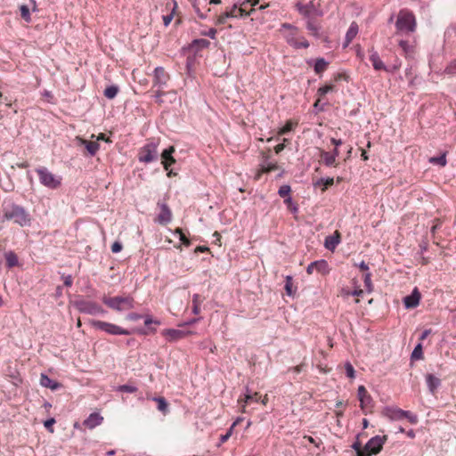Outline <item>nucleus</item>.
<instances>
[{
    "instance_id": "nucleus-52",
    "label": "nucleus",
    "mask_w": 456,
    "mask_h": 456,
    "mask_svg": "<svg viewBox=\"0 0 456 456\" xmlns=\"http://www.w3.org/2000/svg\"><path fill=\"white\" fill-rule=\"evenodd\" d=\"M289 142V140H288V139H286V138H284V139H283V142H282V143H279V144H277V145L274 147V151H275V153H276V154H279L280 152H281V151L284 150V148H285V143H286V142Z\"/></svg>"
},
{
    "instance_id": "nucleus-41",
    "label": "nucleus",
    "mask_w": 456,
    "mask_h": 456,
    "mask_svg": "<svg viewBox=\"0 0 456 456\" xmlns=\"http://www.w3.org/2000/svg\"><path fill=\"white\" fill-rule=\"evenodd\" d=\"M403 419H407V420L412 425L417 424L419 421L418 416L410 411H404Z\"/></svg>"
},
{
    "instance_id": "nucleus-47",
    "label": "nucleus",
    "mask_w": 456,
    "mask_h": 456,
    "mask_svg": "<svg viewBox=\"0 0 456 456\" xmlns=\"http://www.w3.org/2000/svg\"><path fill=\"white\" fill-rule=\"evenodd\" d=\"M346 374L348 378L354 379L355 377V371L353 365L350 362L345 364Z\"/></svg>"
},
{
    "instance_id": "nucleus-15",
    "label": "nucleus",
    "mask_w": 456,
    "mask_h": 456,
    "mask_svg": "<svg viewBox=\"0 0 456 456\" xmlns=\"http://www.w3.org/2000/svg\"><path fill=\"white\" fill-rule=\"evenodd\" d=\"M76 141L77 144L80 146H85L86 153L90 156H94L100 149V145L97 142L86 140L82 137H76Z\"/></svg>"
},
{
    "instance_id": "nucleus-36",
    "label": "nucleus",
    "mask_w": 456,
    "mask_h": 456,
    "mask_svg": "<svg viewBox=\"0 0 456 456\" xmlns=\"http://www.w3.org/2000/svg\"><path fill=\"white\" fill-rule=\"evenodd\" d=\"M118 91H119L118 86H110L105 88L103 94L108 99H113L117 96Z\"/></svg>"
},
{
    "instance_id": "nucleus-56",
    "label": "nucleus",
    "mask_w": 456,
    "mask_h": 456,
    "mask_svg": "<svg viewBox=\"0 0 456 456\" xmlns=\"http://www.w3.org/2000/svg\"><path fill=\"white\" fill-rule=\"evenodd\" d=\"M216 28H210L208 32H204L203 35L209 37L212 39H215L216 37Z\"/></svg>"
},
{
    "instance_id": "nucleus-2",
    "label": "nucleus",
    "mask_w": 456,
    "mask_h": 456,
    "mask_svg": "<svg viewBox=\"0 0 456 456\" xmlns=\"http://www.w3.org/2000/svg\"><path fill=\"white\" fill-rule=\"evenodd\" d=\"M416 28L417 20L413 12L408 9L400 10L395 21V35H410Z\"/></svg>"
},
{
    "instance_id": "nucleus-10",
    "label": "nucleus",
    "mask_w": 456,
    "mask_h": 456,
    "mask_svg": "<svg viewBox=\"0 0 456 456\" xmlns=\"http://www.w3.org/2000/svg\"><path fill=\"white\" fill-rule=\"evenodd\" d=\"M76 307L81 313L88 314H103L105 311L103 308L95 302L79 300L76 302Z\"/></svg>"
},
{
    "instance_id": "nucleus-62",
    "label": "nucleus",
    "mask_w": 456,
    "mask_h": 456,
    "mask_svg": "<svg viewBox=\"0 0 456 456\" xmlns=\"http://www.w3.org/2000/svg\"><path fill=\"white\" fill-rule=\"evenodd\" d=\"M353 448L356 451L357 454H359V452H363V448L361 447V444L359 443H354L353 444Z\"/></svg>"
},
{
    "instance_id": "nucleus-39",
    "label": "nucleus",
    "mask_w": 456,
    "mask_h": 456,
    "mask_svg": "<svg viewBox=\"0 0 456 456\" xmlns=\"http://www.w3.org/2000/svg\"><path fill=\"white\" fill-rule=\"evenodd\" d=\"M20 12L21 18L26 22H30L31 21V16H30L29 8L27 5H20Z\"/></svg>"
},
{
    "instance_id": "nucleus-26",
    "label": "nucleus",
    "mask_w": 456,
    "mask_h": 456,
    "mask_svg": "<svg viewBox=\"0 0 456 456\" xmlns=\"http://www.w3.org/2000/svg\"><path fill=\"white\" fill-rule=\"evenodd\" d=\"M334 184V178L328 177V178H320L316 181H314L313 185L315 188H321L322 191H325L329 187L332 186Z\"/></svg>"
},
{
    "instance_id": "nucleus-60",
    "label": "nucleus",
    "mask_w": 456,
    "mask_h": 456,
    "mask_svg": "<svg viewBox=\"0 0 456 456\" xmlns=\"http://www.w3.org/2000/svg\"><path fill=\"white\" fill-rule=\"evenodd\" d=\"M314 267H315V265H314V262H312V263L307 266V268H306V273H307L309 275L313 274V273L315 272Z\"/></svg>"
},
{
    "instance_id": "nucleus-8",
    "label": "nucleus",
    "mask_w": 456,
    "mask_h": 456,
    "mask_svg": "<svg viewBox=\"0 0 456 456\" xmlns=\"http://www.w3.org/2000/svg\"><path fill=\"white\" fill-rule=\"evenodd\" d=\"M259 1L260 0H244L240 7H237V5L234 4L230 10L231 12L234 13L232 18L249 16L255 12L253 7L256 6Z\"/></svg>"
},
{
    "instance_id": "nucleus-6",
    "label": "nucleus",
    "mask_w": 456,
    "mask_h": 456,
    "mask_svg": "<svg viewBox=\"0 0 456 456\" xmlns=\"http://www.w3.org/2000/svg\"><path fill=\"white\" fill-rule=\"evenodd\" d=\"M91 325L95 329L101 330L111 335H130L132 333L131 331L125 330L116 324L103 321L93 320L91 321Z\"/></svg>"
},
{
    "instance_id": "nucleus-46",
    "label": "nucleus",
    "mask_w": 456,
    "mask_h": 456,
    "mask_svg": "<svg viewBox=\"0 0 456 456\" xmlns=\"http://www.w3.org/2000/svg\"><path fill=\"white\" fill-rule=\"evenodd\" d=\"M363 282L369 292L372 291L371 274L365 273L363 275Z\"/></svg>"
},
{
    "instance_id": "nucleus-44",
    "label": "nucleus",
    "mask_w": 456,
    "mask_h": 456,
    "mask_svg": "<svg viewBox=\"0 0 456 456\" xmlns=\"http://www.w3.org/2000/svg\"><path fill=\"white\" fill-rule=\"evenodd\" d=\"M307 29L315 37L319 34V27L311 20L306 23Z\"/></svg>"
},
{
    "instance_id": "nucleus-45",
    "label": "nucleus",
    "mask_w": 456,
    "mask_h": 456,
    "mask_svg": "<svg viewBox=\"0 0 456 456\" xmlns=\"http://www.w3.org/2000/svg\"><path fill=\"white\" fill-rule=\"evenodd\" d=\"M334 90L333 85H326L324 86H322L318 89L317 94L320 97L324 96L326 94H328L330 91Z\"/></svg>"
},
{
    "instance_id": "nucleus-63",
    "label": "nucleus",
    "mask_w": 456,
    "mask_h": 456,
    "mask_svg": "<svg viewBox=\"0 0 456 456\" xmlns=\"http://www.w3.org/2000/svg\"><path fill=\"white\" fill-rule=\"evenodd\" d=\"M359 268L362 272L368 273L367 271H369L368 265L365 262H363V261L359 265Z\"/></svg>"
},
{
    "instance_id": "nucleus-57",
    "label": "nucleus",
    "mask_w": 456,
    "mask_h": 456,
    "mask_svg": "<svg viewBox=\"0 0 456 456\" xmlns=\"http://www.w3.org/2000/svg\"><path fill=\"white\" fill-rule=\"evenodd\" d=\"M194 44L199 45L201 47H208L210 43H209V41H208L206 39H199V40H195Z\"/></svg>"
},
{
    "instance_id": "nucleus-33",
    "label": "nucleus",
    "mask_w": 456,
    "mask_h": 456,
    "mask_svg": "<svg viewBox=\"0 0 456 456\" xmlns=\"http://www.w3.org/2000/svg\"><path fill=\"white\" fill-rule=\"evenodd\" d=\"M153 400L158 404V410L166 415L168 411V403L164 397H154Z\"/></svg>"
},
{
    "instance_id": "nucleus-4",
    "label": "nucleus",
    "mask_w": 456,
    "mask_h": 456,
    "mask_svg": "<svg viewBox=\"0 0 456 456\" xmlns=\"http://www.w3.org/2000/svg\"><path fill=\"white\" fill-rule=\"evenodd\" d=\"M103 304L109 308L118 311H128L134 308V300L131 296H103L102 298Z\"/></svg>"
},
{
    "instance_id": "nucleus-13",
    "label": "nucleus",
    "mask_w": 456,
    "mask_h": 456,
    "mask_svg": "<svg viewBox=\"0 0 456 456\" xmlns=\"http://www.w3.org/2000/svg\"><path fill=\"white\" fill-rule=\"evenodd\" d=\"M170 79L169 74L163 67H157L153 74V87L164 88Z\"/></svg>"
},
{
    "instance_id": "nucleus-27",
    "label": "nucleus",
    "mask_w": 456,
    "mask_h": 456,
    "mask_svg": "<svg viewBox=\"0 0 456 456\" xmlns=\"http://www.w3.org/2000/svg\"><path fill=\"white\" fill-rule=\"evenodd\" d=\"M278 165L276 163H265L260 166L259 170L256 174V180H259L261 178L262 174L270 173L272 171H275L278 169Z\"/></svg>"
},
{
    "instance_id": "nucleus-51",
    "label": "nucleus",
    "mask_w": 456,
    "mask_h": 456,
    "mask_svg": "<svg viewBox=\"0 0 456 456\" xmlns=\"http://www.w3.org/2000/svg\"><path fill=\"white\" fill-rule=\"evenodd\" d=\"M285 290L288 295H292V278L290 276H287L286 278Z\"/></svg>"
},
{
    "instance_id": "nucleus-7",
    "label": "nucleus",
    "mask_w": 456,
    "mask_h": 456,
    "mask_svg": "<svg viewBox=\"0 0 456 456\" xmlns=\"http://www.w3.org/2000/svg\"><path fill=\"white\" fill-rule=\"evenodd\" d=\"M158 145L154 142H150L142 147L138 153V160L143 163H150L157 159Z\"/></svg>"
},
{
    "instance_id": "nucleus-31",
    "label": "nucleus",
    "mask_w": 456,
    "mask_h": 456,
    "mask_svg": "<svg viewBox=\"0 0 456 456\" xmlns=\"http://www.w3.org/2000/svg\"><path fill=\"white\" fill-rule=\"evenodd\" d=\"M427 384L429 390L434 393L436 389L440 386V379L433 374H428L426 377Z\"/></svg>"
},
{
    "instance_id": "nucleus-64",
    "label": "nucleus",
    "mask_w": 456,
    "mask_h": 456,
    "mask_svg": "<svg viewBox=\"0 0 456 456\" xmlns=\"http://www.w3.org/2000/svg\"><path fill=\"white\" fill-rule=\"evenodd\" d=\"M173 19V16L172 15H166L163 17V21H164V24L166 26L169 25V23L171 22Z\"/></svg>"
},
{
    "instance_id": "nucleus-49",
    "label": "nucleus",
    "mask_w": 456,
    "mask_h": 456,
    "mask_svg": "<svg viewBox=\"0 0 456 456\" xmlns=\"http://www.w3.org/2000/svg\"><path fill=\"white\" fill-rule=\"evenodd\" d=\"M120 392L134 393L137 391V387L130 385H122L118 387Z\"/></svg>"
},
{
    "instance_id": "nucleus-14",
    "label": "nucleus",
    "mask_w": 456,
    "mask_h": 456,
    "mask_svg": "<svg viewBox=\"0 0 456 456\" xmlns=\"http://www.w3.org/2000/svg\"><path fill=\"white\" fill-rule=\"evenodd\" d=\"M358 399L360 401V407L363 411L370 410L373 407L372 398L370 395L368 393L367 389L364 386H360L358 387Z\"/></svg>"
},
{
    "instance_id": "nucleus-30",
    "label": "nucleus",
    "mask_w": 456,
    "mask_h": 456,
    "mask_svg": "<svg viewBox=\"0 0 456 456\" xmlns=\"http://www.w3.org/2000/svg\"><path fill=\"white\" fill-rule=\"evenodd\" d=\"M314 270L315 272L322 274V275H325V274H328L330 273V267H329V264L326 260H318V261H314Z\"/></svg>"
},
{
    "instance_id": "nucleus-1",
    "label": "nucleus",
    "mask_w": 456,
    "mask_h": 456,
    "mask_svg": "<svg viewBox=\"0 0 456 456\" xmlns=\"http://www.w3.org/2000/svg\"><path fill=\"white\" fill-rule=\"evenodd\" d=\"M3 221H12L20 226H29L31 216L28 211L21 206L12 203L2 208Z\"/></svg>"
},
{
    "instance_id": "nucleus-25",
    "label": "nucleus",
    "mask_w": 456,
    "mask_h": 456,
    "mask_svg": "<svg viewBox=\"0 0 456 456\" xmlns=\"http://www.w3.org/2000/svg\"><path fill=\"white\" fill-rule=\"evenodd\" d=\"M320 158V161L327 167H337L338 165L335 156L331 155L330 152L321 151Z\"/></svg>"
},
{
    "instance_id": "nucleus-34",
    "label": "nucleus",
    "mask_w": 456,
    "mask_h": 456,
    "mask_svg": "<svg viewBox=\"0 0 456 456\" xmlns=\"http://www.w3.org/2000/svg\"><path fill=\"white\" fill-rule=\"evenodd\" d=\"M5 260L7 266L10 268L14 267L18 265V256L12 251H9L5 254Z\"/></svg>"
},
{
    "instance_id": "nucleus-53",
    "label": "nucleus",
    "mask_w": 456,
    "mask_h": 456,
    "mask_svg": "<svg viewBox=\"0 0 456 456\" xmlns=\"http://www.w3.org/2000/svg\"><path fill=\"white\" fill-rule=\"evenodd\" d=\"M123 248V246L120 242L118 241H115L112 245H111V251L113 253H118L122 250Z\"/></svg>"
},
{
    "instance_id": "nucleus-28",
    "label": "nucleus",
    "mask_w": 456,
    "mask_h": 456,
    "mask_svg": "<svg viewBox=\"0 0 456 456\" xmlns=\"http://www.w3.org/2000/svg\"><path fill=\"white\" fill-rule=\"evenodd\" d=\"M398 45L402 48L406 58L413 57L415 54V46L413 45L410 44L406 40H400Z\"/></svg>"
},
{
    "instance_id": "nucleus-17",
    "label": "nucleus",
    "mask_w": 456,
    "mask_h": 456,
    "mask_svg": "<svg viewBox=\"0 0 456 456\" xmlns=\"http://www.w3.org/2000/svg\"><path fill=\"white\" fill-rule=\"evenodd\" d=\"M420 293L417 288H415L411 294L409 296H406L403 299V303L406 308H415L419 305L420 301Z\"/></svg>"
},
{
    "instance_id": "nucleus-48",
    "label": "nucleus",
    "mask_w": 456,
    "mask_h": 456,
    "mask_svg": "<svg viewBox=\"0 0 456 456\" xmlns=\"http://www.w3.org/2000/svg\"><path fill=\"white\" fill-rule=\"evenodd\" d=\"M55 419L53 418H51V419H46L45 422H44V426L45 428L50 432V433H53L54 432V429H53V425L55 424Z\"/></svg>"
},
{
    "instance_id": "nucleus-50",
    "label": "nucleus",
    "mask_w": 456,
    "mask_h": 456,
    "mask_svg": "<svg viewBox=\"0 0 456 456\" xmlns=\"http://www.w3.org/2000/svg\"><path fill=\"white\" fill-rule=\"evenodd\" d=\"M284 203L287 205L288 208L291 212H297V207L295 204H293L291 197H288L287 199H285L284 200Z\"/></svg>"
},
{
    "instance_id": "nucleus-37",
    "label": "nucleus",
    "mask_w": 456,
    "mask_h": 456,
    "mask_svg": "<svg viewBox=\"0 0 456 456\" xmlns=\"http://www.w3.org/2000/svg\"><path fill=\"white\" fill-rule=\"evenodd\" d=\"M297 125V122H293L292 120H288L286 124L279 130L278 134L282 135L285 134L291 130L294 129V127Z\"/></svg>"
},
{
    "instance_id": "nucleus-35",
    "label": "nucleus",
    "mask_w": 456,
    "mask_h": 456,
    "mask_svg": "<svg viewBox=\"0 0 456 456\" xmlns=\"http://www.w3.org/2000/svg\"><path fill=\"white\" fill-rule=\"evenodd\" d=\"M429 163H431L433 165H437V166H440V167H445L446 164H447L446 152H444L439 157H431L429 159Z\"/></svg>"
},
{
    "instance_id": "nucleus-54",
    "label": "nucleus",
    "mask_w": 456,
    "mask_h": 456,
    "mask_svg": "<svg viewBox=\"0 0 456 456\" xmlns=\"http://www.w3.org/2000/svg\"><path fill=\"white\" fill-rule=\"evenodd\" d=\"M151 323H154V324H157V325H159L160 324V322L158 321V320H153L151 316H146L145 320H144V324L146 326H149L150 324Z\"/></svg>"
},
{
    "instance_id": "nucleus-59",
    "label": "nucleus",
    "mask_w": 456,
    "mask_h": 456,
    "mask_svg": "<svg viewBox=\"0 0 456 456\" xmlns=\"http://www.w3.org/2000/svg\"><path fill=\"white\" fill-rule=\"evenodd\" d=\"M179 238H180V240L183 242V245L189 246L191 244L189 239L185 236L184 233H181Z\"/></svg>"
},
{
    "instance_id": "nucleus-21",
    "label": "nucleus",
    "mask_w": 456,
    "mask_h": 456,
    "mask_svg": "<svg viewBox=\"0 0 456 456\" xmlns=\"http://www.w3.org/2000/svg\"><path fill=\"white\" fill-rule=\"evenodd\" d=\"M370 57L369 60L371 62L373 69L375 70H387V67L385 66L384 62L380 59L378 52L374 51V49H370Z\"/></svg>"
},
{
    "instance_id": "nucleus-43",
    "label": "nucleus",
    "mask_w": 456,
    "mask_h": 456,
    "mask_svg": "<svg viewBox=\"0 0 456 456\" xmlns=\"http://www.w3.org/2000/svg\"><path fill=\"white\" fill-rule=\"evenodd\" d=\"M290 191H291L290 186L284 184L280 187L278 193L281 198L287 199L288 197H290L289 196Z\"/></svg>"
},
{
    "instance_id": "nucleus-5",
    "label": "nucleus",
    "mask_w": 456,
    "mask_h": 456,
    "mask_svg": "<svg viewBox=\"0 0 456 456\" xmlns=\"http://www.w3.org/2000/svg\"><path fill=\"white\" fill-rule=\"evenodd\" d=\"M36 173L38 175L39 182L45 187L51 190H56L61 187L62 178L52 173L45 167H38L36 168Z\"/></svg>"
},
{
    "instance_id": "nucleus-32",
    "label": "nucleus",
    "mask_w": 456,
    "mask_h": 456,
    "mask_svg": "<svg viewBox=\"0 0 456 456\" xmlns=\"http://www.w3.org/2000/svg\"><path fill=\"white\" fill-rule=\"evenodd\" d=\"M329 66V62L326 61L323 58H318L315 61L314 64V72L318 75H321L322 72H324Z\"/></svg>"
},
{
    "instance_id": "nucleus-29",
    "label": "nucleus",
    "mask_w": 456,
    "mask_h": 456,
    "mask_svg": "<svg viewBox=\"0 0 456 456\" xmlns=\"http://www.w3.org/2000/svg\"><path fill=\"white\" fill-rule=\"evenodd\" d=\"M359 31V27L356 22H352L346 34V42H345V47H346L353 39L356 37Z\"/></svg>"
},
{
    "instance_id": "nucleus-3",
    "label": "nucleus",
    "mask_w": 456,
    "mask_h": 456,
    "mask_svg": "<svg viewBox=\"0 0 456 456\" xmlns=\"http://www.w3.org/2000/svg\"><path fill=\"white\" fill-rule=\"evenodd\" d=\"M285 31L283 37L288 45L295 49L308 48L309 42L300 35L298 28L289 23H282L280 31Z\"/></svg>"
},
{
    "instance_id": "nucleus-23",
    "label": "nucleus",
    "mask_w": 456,
    "mask_h": 456,
    "mask_svg": "<svg viewBox=\"0 0 456 456\" xmlns=\"http://www.w3.org/2000/svg\"><path fill=\"white\" fill-rule=\"evenodd\" d=\"M40 385L52 390H57L61 387V383L50 379L47 375L43 373L40 376Z\"/></svg>"
},
{
    "instance_id": "nucleus-24",
    "label": "nucleus",
    "mask_w": 456,
    "mask_h": 456,
    "mask_svg": "<svg viewBox=\"0 0 456 456\" xmlns=\"http://www.w3.org/2000/svg\"><path fill=\"white\" fill-rule=\"evenodd\" d=\"M260 399L259 393L255 392L254 394H247L244 398L240 397L238 403L241 405V411L246 412V405L250 402H258Z\"/></svg>"
},
{
    "instance_id": "nucleus-18",
    "label": "nucleus",
    "mask_w": 456,
    "mask_h": 456,
    "mask_svg": "<svg viewBox=\"0 0 456 456\" xmlns=\"http://www.w3.org/2000/svg\"><path fill=\"white\" fill-rule=\"evenodd\" d=\"M404 410L397 407H386L382 414L391 420H401L403 419Z\"/></svg>"
},
{
    "instance_id": "nucleus-58",
    "label": "nucleus",
    "mask_w": 456,
    "mask_h": 456,
    "mask_svg": "<svg viewBox=\"0 0 456 456\" xmlns=\"http://www.w3.org/2000/svg\"><path fill=\"white\" fill-rule=\"evenodd\" d=\"M142 316L138 314H135V313H131L129 314L127 316H126V319L127 320H130V321H137L139 319H141Z\"/></svg>"
},
{
    "instance_id": "nucleus-22",
    "label": "nucleus",
    "mask_w": 456,
    "mask_h": 456,
    "mask_svg": "<svg viewBox=\"0 0 456 456\" xmlns=\"http://www.w3.org/2000/svg\"><path fill=\"white\" fill-rule=\"evenodd\" d=\"M339 243L340 233L338 231H336L333 235L326 237L324 245L327 249L334 250Z\"/></svg>"
},
{
    "instance_id": "nucleus-20",
    "label": "nucleus",
    "mask_w": 456,
    "mask_h": 456,
    "mask_svg": "<svg viewBox=\"0 0 456 456\" xmlns=\"http://www.w3.org/2000/svg\"><path fill=\"white\" fill-rule=\"evenodd\" d=\"M162 335L170 342L179 340L186 337L187 333L183 330L175 329H167L162 330Z\"/></svg>"
},
{
    "instance_id": "nucleus-40",
    "label": "nucleus",
    "mask_w": 456,
    "mask_h": 456,
    "mask_svg": "<svg viewBox=\"0 0 456 456\" xmlns=\"http://www.w3.org/2000/svg\"><path fill=\"white\" fill-rule=\"evenodd\" d=\"M444 74H447L449 76H455L456 75V59L452 60L448 63V65L444 69Z\"/></svg>"
},
{
    "instance_id": "nucleus-61",
    "label": "nucleus",
    "mask_w": 456,
    "mask_h": 456,
    "mask_svg": "<svg viewBox=\"0 0 456 456\" xmlns=\"http://www.w3.org/2000/svg\"><path fill=\"white\" fill-rule=\"evenodd\" d=\"M430 334H431V330L430 329L429 330H425L422 332V334H421V336L419 338V340L422 341V340L426 339L428 337V335H430Z\"/></svg>"
},
{
    "instance_id": "nucleus-16",
    "label": "nucleus",
    "mask_w": 456,
    "mask_h": 456,
    "mask_svg": "<svg viewBox=\"0 0 456 456\" xmlns=\"http://www.w3.org/2000/svg\"><path fill=\"white\" fill-rule=\"evenodd\" d=\"M160 211L157 216V221L161 224H168L172 219V212L166 203H158Z\"/></svg>"
},
{
    "instance_id": "nucleus-42",
    "label": "nucleus",
    "mask_w": 456,
    "mask_h": 456,
    "mask_svg": "<svg viewBox=\"0 0 456 456\" xmlns=\"http://www.w3.org/2000/svg\"><path fill=\"white\" fill-rule=\"evenodd\" d=\"M232 15H234V13L231 12V11H227L224 13H222L221 15H219L216 19V25H222V24H224L225 23V20L227 18H232Z\"/></svg>"
},
{
    "instance_id": "nucleus-11",
    "label": "nucleus",
    "mask_w": 456,
    "mask_h": 456,
    "mask_svg": "<svg viewBox=\"0 0 456 456\" xmlns=\"http://www.w3.org/2000/svg\"><path fill=\"white\" fill-rule=\"evenodd\" d=\"M175 151V148L174 146H170L167 149L164 150L161 153V164L166 171H167V176L172 177L176 175V173H174L169 167L175 163V159L173 157V153Z\"/></svg>"
},
{
    "instance_id": "nucleus-12",
    "label": "nucleus",
    "mask_w": 456,
    "mask_h": 456,
    "mask_svg": "<svg viewBox=\"0 0 456 456\" xmlns=\"http://www.w3.org/2000/svg\"><path fill=\"white\" fill-rule=\"evenodd\" d=\"M297 12L305 18H312L321 15L317 4H314V0L307 4L297 3L296 4Z\"/></svg>"
},
{
    "instance_id": "nucleus-55",
    "label": "nucleus",
    "mask_w": 456,
    "mask_h": 456,
    "mask_svg": "<svg viewBox=\"0 0 456 456\" xmlns=\"http://www.w3.org/2000/svg\"><path fill=\"white\" fill-rule=\"evenodd\" d=\"M95 135L94 134H92L91 138H94ZM96 140L97 141H105L107 142H110L111 141L110 140L109 137H106L104 134L101 133L99 134L97 136H96Z\"/></svg>"
},
{
    "instance_id": "nucleus-38",
    "label": "nucleus",
    "mask_w": 456,
    "mask_h": 456,
    "mask_svg": "<svg viewBox=\"0 0 456 456\" xmlns=\"http://www.w3.org/2000/svg\"><path fill=\"white\" fill-rule=\"evenodd\" d=\"M411 359L412 360L423 359V349H422V345L420 343L415 346V348L411 354Z\"/></svg>"
},
{
    "instance_id": "nucleus-19",
    "label": "nucleus",
    "mask_w": 456,
    "mask_h": 456,
    "mask_svg": "<svg viewBox=\"0 0 456 456\" xmlns=\"http://www.w3.org/2000/svg\"><path fill=\"white\" fill-rule=\"evenodd\" d=\"M103 421V417L97 412L91 413L84 421L83 425L89 428L93 429L98 426H100Z\"/></svg>"
},
{
    "instance_id": "nucleus-9",
    "label": "nucleus",
    "mask_w": 456,
    "mask_h": 456,
    "mask_svg": "<svg viewBox=\"0 0 456 456\" xmlns=\"http://www.w3.org/2000/svg\"><path fill=\"white\" fill-rule=\"evenodd\" d=\"M387 437V436H376L370 438L363 447V450L367 452L368 455L378 454L383 448Z\"/></svg>"
}]
</instances>
